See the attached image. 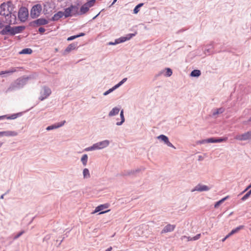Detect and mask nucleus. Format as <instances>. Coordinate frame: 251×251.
I'll list each match as a JSON object with an SVG mask.
<instances>
[{
  "label": "nucleus",
  "instance_id": "nucleus-1",
  "mask_svg": "<svg viewBox=\"0 0 251 251\" xmlns=\"http://www.w3.org/2000/svg\"><path fill=\"white\" fill-rule=\"evenodd\" d=\"M5 22L8 24V25L5 26L0 31V34L13 36L16 34L22 32L25 29V26H10V25L16 24L17 19L15 13H12L10 12L9 14L5 17Z\"/></svg>",
  "mask_w": 251,
  "mask_h": 251
},
{
  "label": "nucleus",
  "instance_id": "nucleus-2",
  "mask_svg": "<svg viewBox=\"0 0 251 251\" xmlns=\"http://www.w3.org/2000/svg\"><path fill=\"white\" fill-rule=\"evenodd\" d=\"M30 78L29 76H22L17 78L10 84L6 92L14 91L23 88L27 83Z\"/></svg>",
  "mask_w": 251,
  "mask_h": 251
},
{
  "label": "nucleus",
  "instance_id": "nucleus-3",
  "mask_svg": "<svg viewBox=\"0 0 251 251\" xmlns=\"http://www.w3.org/2000/svg\"><path fill=\"white\" fill-rule=\"evenodd\" d=\"M109 141L108 140H105L100 142H97L93 144L92 146L86 148L84 149L86 151L101 150L109 146Z\"/></svg>",
  "mask_w": 251,
  "mask_h": 251
},
{
  "label": "nucleus",
  "instance_id": "nucleus-4",
  "mask_svg": "<svg viewBox=\"0 0 251 251\" xmlns=\"http://www.w3.org/2000/svg\"><path fill=\"white\" fill-rule=\"evenodd\" d=\"M79 15V6L78 5H71L65 9V17L75 16Z\"/></svg>",
  "mask_w": 251,
  "mask_h": 251
},
{
  "label": "nucleus",
  "instance_id": "nucleus-5",
  "mask_svg": "<svg viewBox=\"0 0 251 251\" xmlns=\"http://www.w3.org/2000/svg\"><path fill=\"white\" fill-rule=\"evenodd\" d=\"M145 170L144 167H141L136 169L125 170L121 173V175L123 176L136 177L138 173L142 172Z\"/></svg>",
  "mask_w": 251,
  "mask_h": 251
},
{
  "label": "nucleus",
  "instance_id": "nucleus-6",
  "mask_svg": "<svg viewBox=\"0 0 251 251\" xmlns=\"http://www.w3.org/2000/svg\"><path fill=\"white\" fill-rule=\"evenodd\" d=\"M136 33H129L125 37H121L118 39H116L114 42H110L108 43V45H115L116 44L123 43L126 41L130 40L133 37L135 36Z\"/></svg>",
  "mask_w": 251,
  "mask_h": 251
},
{
  "label": "nucleus",
  "instance_id": "nucleus-7",
  "mask_svg": "<svg viewBox=\"0 0 251 251\" xmlns=\"http://www.w3.org/2000/svg\"><path fill=\"white\" fill-rule=\"evenodd\" d=\"M42 11V6L40 4H37L34 5L30 10V17L35 19L39 16Z\"/></svg>",
  "mask_w": 251,
  "mask_h": 251
},
{
  "label": "nucleus",
  "instance_id": "nucleus-8",
  "mask_svg": "<svg viewBox=\"0 0 251 251\" xmlns=\"http://www.w3.org/2000/svg\"><path fill=\"white\" fill-rule=\"evenodd\" d=\"M51 93V89L46 86L42 87V90L41 91V96L39 97V100L41 101L44 100L49 97Z\"/></svg>",
  "mask_w": 251,
  "mask_h": 251
},
{
  "label": "nucleus",
  "instance_id": "nucleus-9",
  "mask_svg": "<svg viewBox=\"0 0 251 251\" xmlns=\"http://www.w3.org/2000/svg\"><path fill=\"white\" fill-rule=\"evenodd\" d=\"M28 16V11L26 8L21 7L18 12V17L22 22H25Z\"/></svg>",
  "mask_w": 251,
  "mask_h": 251
},
{
  "label": "nucleus",
  "instance_id": "nucleus-10",
  "mask_svg": "<svg viewBox=\"0 0 251 251\" xmlns=\"http://www.w3.org/2000/svg\"><path fill=\"white\" fill-rule=\"evenodd\" d=\"M49 23L47 20L44 18H40L35 21H32L30 23V25L31 26L36 27L37 26L45 25Z\"/></svg>",
  "mask_w": 251,
  "mask_h": 251
},
{
  "label": "nucleus",
  "instance_id": "nucleus-11",
  "mask_svg": "<svg viewBox=\"0 0 251 251\" xmlns=\"http://www.w3.org/2000/svg\"><path fill=\"white\" fill-rule=\"evenodd\" d=\"M211 187L205 185H202L201 184H198L197 185L194 189L191 190L192 192L194 191L203 192L208 191L211 189Z\"/></svg>",
  "mask_w": 251,
  "mask_h": 251
},
{
  "label": "nucleus",
  "instance_id": "nucleus-12",
  "mask_svg": "<svg viewBox=\"0 0 251 251\" xmlns=\"http://www.w3.org/2000/svg\"><path fill=\"white\" fill-rule=\"evenodd\" d=\"M234 138L239 141L251 140V137L249 131H247L243 134L236 135Z\"/></svg>",
  "mask_w": 251,
  "mask_h": 251
},
{
  "label": "nucleus",
  "instance_id": "nucleus-13",
  "mask_svg": "<svg viewBox=\"0 0 251 251\" xmlns=\"http://www.w3.org/2000/svg\"><path fill=\"white\" fill-rule=\"evenodd\" d=\"M109 206V204L108 203H105L103 204H101L100 205H99L98 206L96 207V208H95V210H94V211L93 212H92V213H95L100 212V211H101V212L100 213V214L106 213V212L109 211L110 210H106L105 211H101L106 208H107Z\"/></svg>",
  "mask_w": 251,
  "mask_h": 251
},
{
  "label": "nucleus",
  "instance_id": "nucleus-14",
  "mask_svg": "<svg viewBox=\"0 0 251 251\" xmlns=\"http://www.w3.org/2000/svg\"><path fill=\"white\" fill-rule=\"evenodd\" d=\"M9 12L7 5L4 3H2L0 6V15L5 17L9 14Z\"/></svg>",
  "mask_w": 251,
  "mask_h": 251
},
{
  "label": "nucleus",
  "instance_id": "nucleus-15",
  "mask_svg": "<svg viewBox=\"0 0 251 251\" xmlns=\"http://www.w3.org/2000/svg\"><path fill=\"white\" fill-rule=\"evenodd\" d=\"M176 227V226L174 225L168 224L161 231V234L172 232L174 230Z\"/></svg>",
  "mask_w": 251,
  "mask_h": 251
},
{
  "label": "nucleus",
  "instance_id": "nucleus-16",
  "mask_svg": "<svg viewBox=\"0 0 251 251\" xmlns=\"http://www.w3.org/2000/svg\"><path fill=\"white\" fill-rule=\"evenodd\" d=\"M22 69L21 67H11L9 70L0 72V75L4 74H12L18 71L19 69Z\"/></svg>",
  "mask_w": 251,
  "mask_h": 251
},
{
  "label": "nucleus",
  "instance_id": "nucleus-17",
  "mask_svg": "<svg viewBox=\"0 0 251 251\" xmlns=\"http://www.w3.org/2000/svg\"><path fill=\"white\" fill-rule=\"evenodd\" d=\"M65 123H66V121H63L60 123H56L54 125L48 126L46 128V130L49 131V130H52V129H54L59 128L60 127L62 126L65 124Z\"/></svg>",
  "mask_w": 251,
  "mask_h": 251
},
{
  "label": "nucleus",
  "instance_id": "nucleus-18",
  "mask_svg": "<svg viewBox=\"0 0 251 251\" xmlns=\"http://www.w3.org/2000/svg\"><path fill=\"white\" fill-rule=\"evenodd\" d=\"M18 133L15 131H4L0 132V136H16Z\"/></svg>",
  "mask_w": 251,
  "mask_h": 251
},
{
  "label": "nucleus",
  "instance_id": "nucleus-19",
  "mask_svg": "<svg viewBox=\"0 0 251 251\" xmlns=\"http://www.w3.org/2000/svg\"><path fill=\"white\" fill-rule=\"evenodd\" d=\"M201 237V234L199 233L197 234L196 236H195L193 237H191L190 236H187L185 235L182 236L181 237V239L183 240L184 239H186L187 241H196L198 239H199Z\"/></svg>",
  "mask_w": 251,
  "mask_h": 251
},
{
  "label": "nucleus",
  "instance_id": "nucleus-20",
  "mask_svg": "<svg viewBox=\"0 0 251 251\" xmlns=\"http://www.w3.org/2000/svg\"><path fill=\"white\" fill-rule=\"evenodd\" d=\"M63 16H65V11H58L57 13L55 14L51 19L52 21H57L61 18Z\"/></svg>",
  "mask_w": 251,
  "mask_h": 251
},
{
  "label": "nucleus",
  "instance_id": "nucleus-21",
  "mask_svg": "<svg viewBox=\"0 0 251 251\" xmlns=\"http://www.w3.org/2000/svg\"><path fill=\"white\" fill-rule=\"evenodd\" d=\"M76 46H77L76 43H73L72 44H70L64 50V54H65L67 53L70 52L72 50H75L76 48Z\"/></svg>",
  "mask_w": 251,
  "mask_h": 251
},
{
  "label": "nucleus",
  "instance_id": "nucleus-22",
  "mask_svg": "<svg viewBox=\"0 0 251 251\" xmlns=\"http://www.w3.org/2000/svg\"><path fill=\"white\" fill-rule=\"evenodd\" d=\"M120 108L118 107H114L108 113V116L109 117H113L114 116H115L117 115L119 111H120Z\"/></svg>",
  "mask_w": 251,
  "mask_h": 251
},
{
  "label": "nucleus",
  "instance_id": "nucleus-23",
  "mask_svg": "<svg viewBox=\"0 0 251 251\" xmlns=\"http://www.w3.org/2000/svg\"><path fill=\"white\" fill-rule=\"evenodd\" d=\"M89 7L85 3L80 8L79 10V15L83 14L86 13L89 9Z\"/></svg>",
  "mask_w": 251,
  "mask_h": 251
},
{
  "label": "nucleus",
  "instance_id": "nucleus-24",
  "mask_svg": "<svg viewBox=\"0 0 251 251\" xmlns=\"http://www.w3.org/2000/svg\"><path fill=\"white\" fill-rule=\"evenodd\" d=\"M224 111L225 108L223 107H220L219 108L214 109L213 111L212 115L213 116H215L216 115L223 113Z\"/></svg>",
  "mask_w": 251,
  "mask_h": 251
},
{
  "label": "nucleus",
  "instance_id": "nucleus-25",
  "mask_svg": "<svg viewBox=\"0 0 251 251\" xmlns=\"http://www.w3.org/2000/svg\"><path fill=\"white\" fill-rule=\"evenodd\" d=\"M120 118H121V122H117L116 125L117 126H121L125 122V119L124 117L123 110H122L120 112Z\"/></svg>",
  "mask_w": 251,
  "mask_h": 251
},
{
  "label": "nucleus",
  "instance_id": "nucleus-26",
  "mask_svg": "<svg viewBox=\"0 0 251 251\" xmlns=\"http://www.w3.org/2000/svg\"><path fill=\"white\" fill-rule=\"evenodd\" d=\"M229 198V196H226L225 198L222 199L221 200L217 201L214 205V207L217 208H218L223 202H224L226 200Z\"/></svg>",
  "mask_w": 251,
  "mask_h": 251
},
{
  "label": "nucleus",
  "instance_id": "nucleus-27",
  "mask_svg": "<svg viewBox=\"0 0 251 251\" xmlns=\"http://www.w3.org/2000/svg\"><path fill=\"white\" fill-rule=\"evenodd\" d=\"M244 228V226L243 225H241V226H240L237 227H236L234 229H233L230 232V233H231V234L232 235L233 234H235V233H237L239 230L243 229Z\"/></svg>",
  "mask_w": 251,
  "mask_h": 251
},
{
  "label": "nucleus",
  "instance_id": "nucleus-28",
  "mask_svg": "<svg viewBox=\"0 0 251 251\" xmlns=\"http://www.w3.org/2000/svg\"><path fill=\"white\" fill-rule=\"evenodd\" d=\"M201 75V72L199 70H194L191 73V76L193 77H199Z\"/></svg>",
  "mask_w": 251,
  "mask_h": 251
},
{
  "label": "nucleus",
  "instance_id": "nucleus-29",
  "mask_svg": "<svg viewBox=\"0 0 251 251\" xmlns=\"http://www.w3.org/2000/svg\"><path fill=\"white\" fill-rule=\"evenodd\" d=\"M81 161L83 166L87 165L88 161V155L86 154H83L81 158Z\"/></svg>",
  "mask_w": 251,
  "mask_h": 251
},
{
  "label": "nucleus",
  "instance_id": "nucleus-30",
  "mask_svg": "<svg viewBox=\"0 0 251 251\" xmlns=\"http://www.w3.org/2000/svg\"><path fill=\"white\" fill-rule=\"evenodd\" d=\"M32 52V50L30 48H25L22 50L19 53L22 54H31Z\"/></svg>",
  "mask_w": 251,
  "mask_h": 251
},
{
  "label": "nucleus",
  "instance_id": "nucleus-31",
  "mask_svg": "<svg viewBox=\"0 0 251 251\" xmlns=\"http://www.w3.org/2000/svg\"><path fill=\"white\" fill-rule=\"evenodd\" d=\"M157 139L163 141L164 143V144H165L166 142L168 141V140H169V138L167 136L163 134L158 136L157 137Z\"/></svg>",
  "mask_w": 251,
  "mask_h": 251
},
{
  "label": "nucleus",
  "instance_id": "nucleus-32",
  "mask_svg": "<svg viewBox=\"0 0 251 251\" xmlns=\"http://www.w3.org/2000/svg\"><path fill=\"white\" fill-rule=\"evenodd\" d=\"M83 176L84 178H89L90 177V175L89 173V171L88 169L85 168L83 171Z\"/></svg>",
  "mask_w": 251,
  "mask_h": 251
},
{
  "label": "nucleus",
  "instance_id": "nucleus-33",
  "mask_svg": "<svg viewBox=\"0 0 251 251\" xmlns=\"http://www.w3.org/2000/svg\"><path fill=\"white\" fill-rule=\"evenodd\" d=\"M227 140V137H220L216 138V143H222L226 142Z\"/></svg>",
  "mask_w": 251,
  "mask_h": 251
},
{
  "label": "nucleus",
  "instance_id": "nucleus-34",
  "mask_svg": "<svg viewBox=\"0 0 251 251\" xmlns=\"http://www.w3.org/2000/svg\"><path fill=\"white\" fill-rule=\"evenodd\" d=\"M165 70L166 71L165 75L168 77L171 76L173 74L172 70L169 68H166Z\"/></svg>",
  "mask_w": 251,
  "mask_h": 251
},
{
  "label": "nucleus",
  "instance_id": "nucleus-35",
  "mask_svg": "<svg viewBox=\"0 0 251 251\" xmlns=\"http://www.w3.org/2000/svg\"><path fill=\"white\" fill-rule=\"evenodd\" d=\"M251 195V189L241 199V200L244 201L246 200Z\"/></svg>",
  "mask_w": 251,
  "mask_h": 251
},
{
  "label": "nucleus",
  "instance_id": "nucleus-36",
  "mask_svg": "<svg viewBox=\"0 0 251 251\" xmlns=\"http://www.w3.org/2000/svg\"><path fill=\"white\" fill-rule=\"evenodd\" d=\"M96 2V0H89L86 4L87 5V6L90 8L91 7L93 6L95 3Z\"/></svg>",
  "mask_w": 251,
  "mask_h": 251
},
{
  "label": "nucleus",
  "instance_id": "nucleus-37",
  "mask_svg": "<svg viewBox=\"0 0 251 251\" xmlns=\"http://www.w3.org/2000/svg\"><path fill=\"white\" fill-rule=\"evenodd\" d=\"M127 80V78H124L120 82H119L118 84L115 85L116 88H119L120 86H121L123 83H124Z\"/></svg>",
  "mask_w": 251,
  "mask_h": 251
},
{
  "label": "nucleus",
  "instance_id": "nucleus-38",
  "mask_svg": "<svg viewBox=\"0 0 251 251\" xmlns=\"http://www.w3.org/2000/svg\"><path fill=\"white\" fill-rule=\"evenodd\" d=\"M115 89H116V87L113 86L112 88L109 89L108 90L106 91V92H105L104 93H103V95L104 96H106L108 94H109V93H111L112 92H113L114 90H115Z\"/></svg>",
  "mask_w": 251,
  "mask_h": 251
},
{
  "label": "nucleus",
  "instance_id": "nucleus-39",
  "mask_svg": "<svg viewBox=\"0 0 251 251\" xmlns=\"http://www.w3.org/2000/svg\"><path fill=\"white\" fill-rule=\"evenodd\" d=\"M24 232H25L23 230L20 232L13 237V240H16L18 238H19L21 235H22L24 234Z\"/></svg>",
  "mask_w": 251,
  "mask_h": 251
},
{
  "label": "nucleus",
  "instance_id": "nucleus-40",
  "mask_svg": "<svg viewBox=\"0 0 251 251\" xmlns=\"http://www.w3.org/2000/svg\"><path fill=\"white\" fill-rule=\"evenodd\" d=\"M17 117H18V114H14L9 117H7L6 116L5 118H7V119H15L17 118Z\"/></svg>",
  "mask_w": 251,
  "mask_h": 251
},
{
  "label": "nucleus",
  "instance_id": "nucleus-41",
  "mask_svg": "<svg viewBox=\"0 0 251 251\" xmlns=\"http://www.w3.org/2000/svg\"><path fill=\"white\" fill-rule=\"evenodd\" d=\"M207 143H216V138H210L206 139Z\"/></svg>",
  "mask_w": 251,
  "mask_h": 251
},
{
  "label": "nucleus",
  "instance_id": "nucleus-42",
  "mask_svg": "<svg viewBox=\"0 0 251 251\" xmlns=\"http://www.w3.org/2000/svg\"><path fill=\"white\" fill-rule=\"evenodd\" d=\"M165 144L167 145L168 147L173 148L175 149H176V147L169 141V140L166 142Z\"/></svg>",
  "mask_w": 251,
  "mask_h": 251
},
{
  "label": "nucleus",
  "instance_id": "nucleus-43",
  "mask_svg": "<svg viewBox=\"0 0 251 251\" xmlns=\"http://www.w3.org/2000/svg\"><path fill=\"white\" fill-rule=\"evenodd\" d=\"M76 37L77 36L76 35H74V36H70V37H68L67 38V41H72L73 40H74V39L77 38Z\"/></svg>",
  "mask_w": 251,
  "mask_h": 251
},
{
  "label": "nucleus",
  "instance_id": "nucleus-44",
  "mask_svg": "<svg viewBox=\"0 0 251 251\" xmlns=\"http://www.w3.org/2000/svg\"><path fill=\"white\" fill-rule=\"evenodd\" d=\"M139 11V8L138 7V6H137V5H136L133 10V12L135 14H137Z\"/></svg>",
  "mask_w": 251,
  "mask_h": 251
},
{
  "label": "nucleus",
  "instance_id": "nucleus-45",
  "mask_svg": "<svg viewBox=\"0 0 251 251\" xmlns=\"http://www.w3.org/2000/svg\"><path fill=\"white\" fill-rule=\"evenodd\" d=\"M38 31L41 33H44L45 31V29L44 27H40L38 29Z\"/></svg>",
  "mask_w": 251,
  "mask_h": 251
},
{
  "label": "nucleus",
  "instance_id": "nucleus-46",
  "mask_svg": "<svg viewBox=\"0 0 251 251\" xmlns=\"http://www.w3.org/2000/svg\"><path fill=\"white\" fill-rule=\"evenodd\" d=\"M198 143L200 144H203L207 143L206 139L199 141L198 142Z\"/></svg>",
  "mask_w": 251,
  "mask_h": 251
},
{
  "label": "nucleus",
  "instance_id": "nucleus-47",
  "mask_svg": "<svg viewBox=\"0 0 251 251\" xmlns=\"http://www.w3.org/2000/svg\"><path fill=\"white\" fill-rule=\"evenodd\" d=\"M85 35V34L84 33H80L79 34L76 35V36H77L76 37L77 38H78V37H81V36H83Z\"/></svg>",
  "mask_w": 251,
  "mask_h": 251
},
{
  "label": "nucleus",
  "instance_id": "nucleus-48",
  "mask_svg": "<svg viewBox=\"0 0 251 251\" xmlns=\"http://www.w3.org/2000/svg\"><path fill=\"white\" fill-rule=\"evenodd\" d=\"M49 3H47L45 4H44V11H45L46 12L48 11V10L46 8V7L47 6H49Z\"/></svg>",
  "mask_w": 251,
  "mask_h": 251
},
{
  "label": "nucleus",
  "instance_id": "nucleus-49",
  "mask_svg": "<svg viewBox=\"0 0 251 251\" xmlns=\"http://www.w3.org/2000/svg\"><path fill=\"white\" fill-rule=\"evenodd\" d=\"M251 188V183L246 188V189L244 191V192L247 191L249 189Z\"/></svg>",
  "mask_w": 251,
  "mask_h": 251
},
{
  "label": "nucleus",
  "instance_id": "nucleus-50",
  "mask_svg": "<svg viewBox=\"0 0 251 251\" xmlns=\"http://www.w3.org/2000/svg\"><path fill=\"white\" fill-rule=\"evenodd\" d=\"M232 235L231 234V233L229 232L227 235H226V236L225 237V238L226 239H227L228 238H229L230 236H231Z\"/></svg>",
  "mask_w": 251,
  "mask_h": 251
},
{
  "label": "nucleus",
  "instance_id": "nucleus-51",
  "mask_svg": "<svg viewBox=\"0 0 251 251\" xmlns=\"http://www.w3.org/2000/svg\"><path fill=\"white\" fill-rule=\"evenodd\" d=\"M6 117V115L1 116H0V120H2L5 119Z\"/></svg>",
  "mask_w": 251,
  "mask_h": 251
},
{
  "label": "nucleus",
  "instance_id": "nucleus-52",
  "mask_svg": "<svg viewBox=\"0 0 251 251\" xmlns=\"http://www.w3.org/2000/svg\"><path fill=\"white\" fill-rule=\"evenodd\" d=\"M249 122H251V117L250 118V119L248 121L244 122V124H247Z\"/></svg>",
  "mask_w": 251,
  "mask_h": 251
},
{
  "label": "nucleus",
  "instance_id": "nucleus-53",
  "mask_svg": "<svg viewBox=\"0 0 251 251\" xmlns=\"http://www.w3.org/2000/svg\"><path fill=\"white\" fill-rule=\"evenodd\" d=\"M112 250V248L111 247H110L108 249H107L105 251H111Z\"/></svg>",
  "mask_w": 251,
  "mask_h": 251
},
{
  "label": "nucleus",
  "instance_id": "nucleus-54",
  "mask_svg": "<svg viewBox=\"0 0 251 251\" xmlns=\"http://www.w3.org/2000/svg\"><path fill=\"white\" fill-rule=\"evenodd\" d=\"M143 5V3H139L137 5V6L140 8L142 5Z\"/></svg>",
  "mask_w": 251,
  "mask_h": 251
},
{
  "label": "nucleus",
  "instance_id": "nucleus-55",
  "mask_svg": "<svg viewBox=\"0 0 251 251\" xmlns=\"http://www.w3.org/2000/svg\"><path fill=\"white\" fill-rule=\"evenodd\" d=\"M143 5V3H139L137 5V6L140 8L142 5Z\"/></svg>",
  "mask_w": 251,
  "mask_h": 251
},
{
  "label": "nucleus",
  "instance_id": "nucleus-56",
  "mask_svg": "<svg viewBox=\"0 0 251 251\" xmlns=\"http://www.w3.org/2000/svg\"><path fill=\"white\" fill-rule=\"evenodd\" d=\"M5 195H6V193L3 194L1 195V196H0V199H3L4 198V196Z\"/></svg>",
  "mask_w": 251,
  "mask_h": 251
},
{
  "label": "nucleus",
  "instance_id": "nucleus-57",
  "mask_svg": "<svg viewBox=\"0 0 251 251\" xmlns=\"http://www.w3.org/2000/svg\"><path fill=\"white\" fill-rule=\"evenodd\" d=\"M64 238H65V237H63V238H62V239L60 241H59V245H61V243L63 242V240H64Z\"/></svg>",
  "mask_w": 251,
  "mask_h": 251
},
{
  "label": "nucleus",
  "instance_id": "nucleus-58",
  "mask_svg": "<svg viewBox=\"0 0 251 251\" xmlns=\"http://www.w3.org/2000/svg\"><path fill=\"white\" fill-rule=\"evenodd\" d=\"M226 239L225 237L223 239H222V241L223 242H225Z\"/></svg>",
  "mask_w": 251,
  "mask_h": 251
},
{
  "label": "nucleus",
  "instance_id": "nucleus-59",
  "mask_svg": "<svg viewBox=\"0 0 251 251\" xmlns=\"http://www.w3.org/2000/svg\"><path fill=\"white\" fill-rule=\"evenodd\" d=\"M2 144H3V143L0 142V148L2 146Z\"/></svg>",
  "mask_w": 251,
  "mask_h": 251
},
{
  "label": "nucleus",
  "instance_id": "nucleus-60",
  "mask_svg": "<svg viewBox=\"0 0 251 251\" xmlns=\"http://www.w3.org/2000/svg\"><path fill=\"white\" fill-rule=\"evenodd\" d=\"M116 1L117 0H114L113 2H112V4H114Z\"/></svg>",
  "mask_w": 251,
  "mask_h": 251
},
{
  "label": "nucleus",
  "instance_id": "nucleus-61",
  "mask_svg": "<svg viewBox=\"0 0 251 251\" xmlns=\"http://www.w3.org/2000/svg\"><path fill=\"white\" fill-rule=\"evenodd\" d=\"M9 190H8L5 193L6 194L9 193Z\"/></svg>",
  "mask_w": 251,
  "mask_h": 251
}]
</instances>
